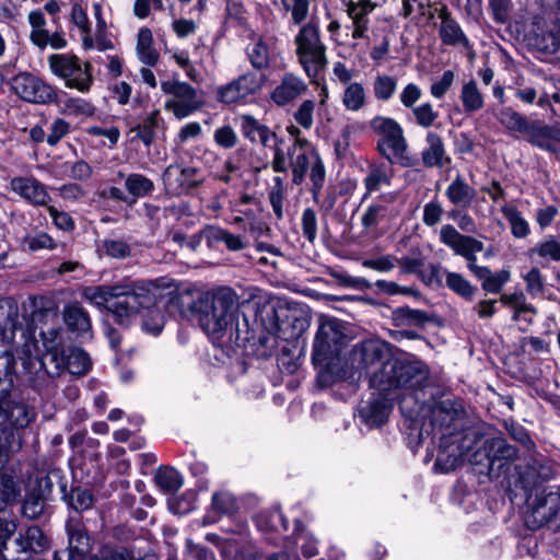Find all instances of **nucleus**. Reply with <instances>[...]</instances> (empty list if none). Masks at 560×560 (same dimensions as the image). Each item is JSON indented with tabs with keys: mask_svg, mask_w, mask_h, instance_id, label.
I'll return each instance as SVG.
<instances>
[{
	"mask_svg": "<svg viewBox=\"0 0 560 560\" xmlns=\"http://www.w3.org/2000/svg\"><path fill=\"white\" fill-rule=\"evenodd\" d=\"M158 287L148 280H125L114 285L86 287L82 296L98 308L106 307L118 324L125 325L141 307L156 300Z\"/></svg>",
	"mask_w": 560,
	"mask_h": 560,
	"instance_id": "f257e3e1",
	"label": "nucleus"
},
{
	"mask_svg": "<svg viewBox=\"0 0 560 560\" xmlns=\"http://www.w3.org/2000/svg\"><path fill=\"white\" fill-rule=\"evenodd\" d=\"M287 131L293 139L287 143L276 136L270 165L275 173L290 172L292 185L301 186L306 179L308 168L324 161L315 145L302 136L298 126L290 125Z\"/></svg>",
	"mask_w": 560,
	"mask_h": 560,
	"instance_id": "f03ea898",
	"label": "nucleus"
},
{
	"mask_svg": "<svg viewBox=\"0 0 560 560\" xmlns=\"http://www.w3.org/2000/svg\"><path fill=\"white\" fill-rule=\"evenodd\" d=\"M238 319V296L230 288H220L208 296L199 308L198 323L201 329L213 339H222L230 335V339L235 335V340L240 338L237 327Z\"/></svg>",
	"mask_w": 560,
	"mask_h": 560,
	"instance_id": "7ed1b4c3",
	"label": "nucleus"
},
{
	"mask_svg": "<svg viewBox=\"0 0 560 560\" xmlns=\"http://www.w3.org/2000/svg\"><path fill=\"white\" fill-rule=\"evenodd\" d=\"M500 125L510 132L520 133L530 145L549 153L560 150V124H547L541 119H530L513 107H502L495 113Z\"/></svg>",
	"mask_w": 560,
	"mask_h": 560,
	"instance_id": "20e7f679",
	"label": "nucleus"
},
{
	"mask_svg": "<svg viewBox=\"0 0 560 560\" xmlns=\"http://www.w3.org/2000/svg\"><path fill=\"white\" fill-rule=\"evenodd\" d=\"M427 366L417 360L389 359L378 369L369 372V384L376 393L389 396L398 388L421 387L428 380Z\"/></svg>",
	"mask_w": 560,
	"mask_h": 560,
	"instance_id": "39448f33",
	"label": "nucleus"
},
{
	"mask_svg": "<svg viewBox=\"0 0 560 560\" xmlns=\"http://www.w3.org/2000/svg\"><path fill=\"white\" fill-rule=\"evenodd\" d=\"M369 128L377 136L376 150L390 165L410 166L407 155L408 142L400 124L392 117L376 115L369 121Z\"/></svg>",
	"mask_w": 560,
	"mask_h": 560,
	"instance_id": "423d86ee",
	"label": "nucleus"
},
{
	"mask_svg": "<svg viewBox=\"0 0 560 560\" xmlns=\"http://www.w3.org/2000/svg\"><path fill=\"white\" fill-rule=\"evenodd\" d=\"M299 65L310 79H315L327 67L326 46L322 42L319 27L313 22L303 24L294 36Z\"/></svg>",
	"mask_w": 560,
	"mask_h": 560,
	"instance_id": "0eeeda50",
	"label": "nucleus"
},
{
	"mask_svg": "<svg viewBox=\"0 0 560 560\" xmlns=\"http://www.w3.org/2000/svg\"><path fill=\"white\" fill-rule=\"evenodd\" d=\"M345 328L341 320L320 316L313 345L312 361L315 365H328L345 346Z\"/></svg>",
	"mask_w": 560,
	"mask_h": 560,
	"instance_id": "6e6552de",
	"label": "nucleus"
},
{
	"mask_svg": "<svg viewBox=\"0 0 560 560\" xmlns=\"http://www.w3.org/2000/svg\"><path fill=\"white\" fill-rule=\"evenodd\" d=\"M48 63L51 72L65 80L68 88L77 89L81 92L90 90L93 77L89 62L82 65L74 55L56 54L48 57Z\"/></svg>",
	"mask_w": 560,
	"mask_h": 560,
	"instance_id": "1a4fd4ad",
	"label": "nucleus"
},
{
	"mask_svg": "<svg viewBox=\"0 0 560 560\" xmlns=\"http://www.w3.org/2000/svg\"><path fill=\"white\" fill-rule=\"evenodd\" d=\"M465 413L464 406L459 400L446 398L435 401L430 409V424L433 428V434L459 435Z\"/></svg>",
	"mask_w": 560,
	"mask_h": 560,
	"instance_id": "9d476101",
	"label": "nucleus"
},
{
	"mask_svg": "<svg viewBox=\"0 0 560 560\" xmlns=\"http://www.w3.org/2000/svg\"><path fill=\"white\" fill-rule=\"evenodd\" d=\"M560 513V492L542 490L528 499L525 524L538 529L553 522Z\"/></svg>",
	"mask_w": 560,
	"mask_h": 560,
	"instance_id": "9b49d317",
	"label": "nucleus"
},
{
	"mask_svg": "<svg viewBox=\"0 0 560 560\" xmlns=\"http://www.w3.org/2000/svg\"><path fill=\"white\" fill-rule=\"evenodd\" d=\"M164 190L171 196H183L205 182L201 171L180 163L170 164L162 174Z\"/></svg>",
	"mask_w": 560,
	"mask_h": 560,
	"instance_id": "f8f14e48",
	"label": "nucleus"
},
{
	"mask_svg": "<svg viewBox=\"0 0 560 560\" xmlns=\"http://www.w3.org/2000/svg\"><path fill=\"white\" fill-rule=\"evenodd\" d=\"M265 83V74L247 71L231 82L219 86L217 100L226 105L244 102L248 96L260 91Z\"/></svg>",
	"mask_w": 560,
	"mask_h": 560,
	"instance_id": "ddd939ff",
	"label": "nucleus"
},
{
	"mask_svg": "<svg viewBox=\"0 0 560 560\" xmlns=\"http://www.w3.org/2000/svg\"><path fill=\"white\" fill-rule=\"evenodd\" d=\"M11 86L20 98L30 103L47 104L57 100V92L51 85L28 72L16 74Z\"/></svg>",
	"mask_w": 560,
	"mask_h": 560,
	"instance_id": "4468645a",
	"label": "nucleus"
},
{
	"mask_svg": "<svg viewBox=\"0 0 560 560\" xmlns=\"http://www.w3.org/2000/svg\"><path fill=\"white\" fill-rule=\"evenodd\" d=\"M11 389L10 378L8 385L0 389V425L10 424L15 429H25L35 420L36 412L24 402L11 400Z\"/></svg>",
	"mask_w": 560,
	"mask_h": 560,
	"instance_id": "2eb2a0df",
	"label": "nucleus"
},
{
	"mask_svg": "<svg viewBox=\"0 0 560 560\" xmlns=\"http://www.w3.org/2000/svg\"><path fill=\"white\" fill-rule=\"evenodd\" d=\"M244 51L246 60L257 73L269 70L279 56L276 39L264 35L253 37Z\"/></svg>",
	"mask_w": 560,
	"mask_h": 560,
	"instance_id": "dca6fc26",
	"label": "nucleus"
},
{
	"mask_svg": "<svg viewBox=\"0 0 560 560\" xmlns=\"http://www.w3.org/2000/svg\"><path fill=\"white\" fill-rule=\"evenodd\" d=\"M440 24L438 27L441 43L445 46L462 48L472 59L475 51L472 44L465 34L458 21L453 18L446 7L439 11Z\"/></svg>",
	"mask_w": 560,
	"mask_h": 560,
	"instance_id": "f3484780",
	"label": "nucleus"
},
{
	"mask_svg": "<svg viewBox=\"0 0 560 560\" xmlns=\"http://www.w3.org/2000/svg\"><path fill=\"white\" fill-rule=\"evenodd\" d=\"M8 188L32 206H47L51 200L46 185L34 176H15L10 179Z\"/></svg>",
	"mask_w": 560,
	"mask_h": 560,
	"instance_id": "a211bd4d",
	"label": "nucleus"
},
{
	"mask_svg": "<svg viewBox=\"0 0 560 560\" xmlns=\"http://www.w3.org/2000/svg\"><path fill=\"white\" fill-rule=\"evenodd\" d=\"M308 90L307 83L293 72H285L270 92V100L280 107L290 105Z\"/></svg>",
	"mask_w": 560,
	"mask_h": 560,
	"instance_id": "6ab92c4d",
	"label": "nucleus"
},
{
	"mask_svg": "<svg viewBox=\"0 0 560 560\" xmlns=\"http://www.w3.org/2000/svg\"><path fill=\"white\" fill-rule=\"evenodd\" d=\"M306 178H308V191L312 195L313 202L318 206L324 213L330 212L336 205L337 195L335 191H327L325 196H322V190L326 183L325 163L322 162L310 167Z\"/></svg>",
	"mask_w": 560,
	"mask_h": 560,
	"instance_id": "aec40b11",
	"label": "nucleus"
},
{
	"mask_svg": "<svg viewBox=\"0 0 560 560\" xmlns=\"http://www.w3.org/2000/svg\"><path fill=\"white\" fill-rule=\"evenodd\" d=\"M459 435L440 436V445L434 464L442 472H448L458 467L463 462L466 448L459 444Z\"/></svg>",
	"mask_w": 560,
	"mask_h": 560,
	"instance_id": "412c9836",
	"label": "nucleus"
},
{
	"mask_svg": "<svg viewBox=\"0 0 560 560\" xmlns=\"http://www.w3.org/2000/svg\"><path fill=\"white\" fill-rule=\"evenodd\" d=\"M389 401L388 396L373 392L370 398L363 400L359 407V413L363 422L370 427L385 422L390 409Z\"/></svg>",
	"mask_w": 560,
	"mask_h": 560,
	"instance_id": "4be33fe9",
	"label": "nucleus"
},
{
	"mask_svg": "<svg viewBox=\"0 0 560 560\" xmlns=\"http://www.w3.org/2000/svg\"><path fill=\"white\" fill-rule=\"evenodd\" d=\"M359 365L365 371L366 377L369 372H373L385 363L388 358V343L380 340H368L358 348Z\"/></svg>",
	"mask_w": 560,
	"mask_h": 560,
	"instance_id": "5701e85b",
	"label": "nucleus"
},
{
	"mask_svg": "<svg viewBox=\"0 0 560 560\" xmlns=\"http://www.w3.org/2000/svg\"><path fill=\"white\" fill-rule=\"evenodd\" d=\"M376 4L371 0H350L347 3V14L353 24L352 38H365L369 31V14L374 11Z\"/></svg>",
	"mask_w": 560,
	"mask_h": 560,
	"instance_id": "b1692460",
	"label": "nucleus"
},
{
	"mask_svg": "<svg viewBox=\"0 0 560 560\" xmlns=\"http://www.w3.org/2000/svg\"><path fill=\"white\" fill-rule=\"evenodd\" d=\"M516 453V448L508 444L506 441L502 439L493 440L489 453L486 454V470L481 469L480 472H486L489 476H498L497 471L515 458Z\"/></svg>",
	"mask_w": 560,
	"mask_h": 560,
	"instance_id": "393cba45",
	"label": "nucleus"
},
{
	"mask_svg": "<svg viewBox=\"0 0 560 560\" xmlns=\"http://www.w3.org/2000/svg\"><path fill=\"white\" fill-rule=\"evenodd\" d=\"M422 163L425 167L442 168L451 163L446 154L443 139L436 132L430 131L425 136V148L421 152Z\"/></svg>",
	"mask_w": 560,
	"mask_h": 560,
	"instance_id": "a878e982",
	"label": "nucleus"
},
{
	"mask_svg": "<svg viewBox=\"0 0 560 560\" xmlns=\"http://www.w3.org/2000/svg\"><path fill=\"white\" fill-rule=\"evenodd\" d=\"M66 527L69 539V560H78L91 549V537L79 520L70 518Z\"/></svg>",
	"mask_w": 560,
	"mask_h": 560,
	"instance_id": "bb28decb",
	"label": "nucleus"
},
{
	"mask_svg": "<svg viewBox=\"0 0 560 560\" xmlns=\"http://www.w3.org/2000/svg\"><path fill=\"white\" fill-rule=\"evenodd\" d=\"M68 329L80 336L91 337L92 323L88 311L78 302L68 303L62 311Z\"/></svg>",
	"mask_w": 560,
	"mask_h": 560,
	"instance_id": "cd10ccee",
	"label": "nucleus"
},
{
	"mask_svg": "<svg viewBox=\"0 0 560 560\" xmlns=\"http://www.w3.org/2000/svg\"><path fill=\"white\" fill-rule=\"evenodd\" d=\"M55 364L58 369H67L73 375L86 374L92 365L89 353L78 347L66 349Z\"/></svg>",
	"mask_w": 560,
	"mask_h": 560,
	"instance_id": "c85d7f7f",
	"label": "nucleus"
},
{
	"mask_svg": "<svg viewBox=\"0 0 560 560\" xmlns=\"http://www.w3.org/2000/svg\"><path fill=\"white\" fill-rule=\"evenodd\" d=\"M3 338L8 341L12 342L13 345H18V341L15 340L16 332H21V338L25 339L24 343V352L28 355L32 354V349L35 348V343L27 342L28 335L23 329L22 324L19 320V307L15 303L7 302V318L3 323Z\"/></svg>",
	"mask_w": 560,
	"mask_h": 560,
	"instance_id": "c756f323",
	"label": "nucleus"
},
{
	"mask_svg": "<svg viewBox=\"0 0 560 560\" xmlns=\"http://www.w3.org/2000/svg\"><path fill=\"white\" fill-rule=\"evenodd\" d=\"M392 178L393 170L389 165L384 163L371 164L363 179L365 187L363 199H366L373 192L380 191L383 187H389L392 185Z\"/></svg>",
	"mask_w": 560,
	"mask_h": 560,
	"instance_id": "7c9ffc66",
	"label": "nucleus"
},
{
	"mask_svg": "<svg viewBox=\"0 0 560 560\" xmlns=\"http://www.w3.org/2000/svg\"><path fill=\"white\" fill-rule=\"evenodd\" d=\"M241 130L243 136L253 143L260 142L264 147H270V142L275 143L276 133L250 115L241 117Z\"/></svg>",
	"mask_w": 560,
	"mask_h": 560,
	"instance_id": "2f4dec72",
	"label": "nucleus"
},
{
	"mask_svg": "<svg viewBox=\"0 0 560 560\" xmlns=\"http://www.w3.org/2000/svg\"><path fill=\"white\" fill-rule=\"evenodd\" d=\"M445 196L453 206L467 208L474 202L476 190L457 175L447 186Z\"/></svg>",
	"mask_w": 560,
	"mask_h": 560,
	"instance_id": "473e14b6",
	"label": "nucleus"
},
{
	"mask_svg": "<svg viewBox=\"0 0 560 560\" xmlns=\"http://www.w3.org/2000/svg\"><path fill=\"white\" fill-rule=\"evenodd\" d=\"M238 504L236 498L228 491H217L212 494L211 509L205 516L206 522L215 523V515H233L237 512Z\"/></svg>",
	"mask_w": 560,
	"mask_h": 560,
	"instance_id": "72a5a7b5",
	"label": "nucleus"
},
{
	"mask_svg": "<svg viewBox=\"0 0 560 560\" xmlns=\"http://www.w3.org/2000/svg\"><path fill=\"white\" fill-rule=\"evenodd\" d=\"M430 319L427 312L408 306H400L392 312V322L395 327H423Z\"/></svg>",
	"mask_w": 560,
	"mask_h": 560,
	"instance_id": "f704fd0d",
	"label": "nucleus"
},
{
	"mask_svg": "<svg viewBox=\"0 0 560 560\" xmlns=\"http://www.w3.org/2000/svg\"><path fill=\"white\" fill-rule=\"evenodd\" d=\"M15 544L21 552L39 553L48 548V539L38 526H30L25 534H20Z\"/></svg>",
	"mask_w": 560,
	"mask_h": 560,
	"instance_id": "c9c22d12",
	"label": "nucleus"
},
{
	"mask_svg": "<svg viewBox=\"0 0 560 560\" xmlns=\"http://www.w3.org/2000/svg\"><path fill=\"white\" fill-rule=\"evenodd\" d=\"M136 52L142 63L149 67L158 63L160 54L153 46V35L150 28L142 27L139 30Z\"/></svg>",
	"mask_w": 560,
	"mask_h": 560,
	"instance_id": "e433bc0d",
	"label": "nucleus"
},
{
	"mask_svg": "<svg viewBox=\"0 0 560 560\" xmlns=\"http://www.w3.org/2000/svg\"><path fill=\"white\" fill-rule=\"evenodd\" d=\"M39 335L46 353L50 355L52 362H56L66 350L62 328L60 326H49L43 329Z\"/></svg>",
	"mask_w": 560,
	"mask_h": 560,
	"instance_id": "4c0bfd02",
	"label": "nucleus"
},
{
	"mask_svg": "<svg viewBox=\"0 0 560 560\" xmlns=\"http://www.w3.org/2000/svg\"><path fill=\"white\" fill-rule=\"evenodd\" d=\"M209 242L223 243L226 249L240 252L247 247V241L242 235H236L218 226H210L205 231Z\"/></svg>",
	"mask_w": 560,
	"mask_h": 560,
	"instance_id": "58836bf2",
	"label": "nucleus"
},
{
	"mask_svg": "<svg viewBox=\"0 0 560 560\" xmlns=\"http://www.w3.org/2000/svg\"><path fill=\"white\" fill-rule=\"evenodd\" d=\"M460 101L465 113H475L483 107V95L474 79L462 85Z\"/></svg>",
	"mask_w": 560,
	"mask_h": 560,
	"instance_id": "ea45409f",
	"label": "nucleus"
},
{
	"mask_svg": "<svg viewBox=\"0 0 560 560\" xmlns=\"http://www.w3.org/2000/svg\"><path fill=\"white\" fill-rule=\"evenodd\" d=\"M161 89L165 94L173 95L178 102L184 103H201L198 98L197 91L190 84L179 81H163Z\"/></svg>",
	"mask_w": 560,
	"mask_h": 560,
	"instance_id": "a19ab883",
	"label": "nucleus"
},
{
	"mask_svg": "<svg viewBox=\"0 0 560 560\" xmlns=\"http://www.w3.org/2000/svg\"><path fill=\"white\" fill-rule=\"evenodd\" d=\"M475 240V237L460 234L452 224H445L440 230V242L452 248L456 255Z\"/></svg>",
	"mask_w": 560,
	"mask_h": 560,
	"instance_id": "79ce46f5",
	"label": "nucleus"
},
{
	"mask_svg": "<svg viewBox=\"0 0 560 560\" xmlns=\"http://www.w3.org/2000/svg\"><path fill=\"white\" fill-rule=\"evenodd\" d=\"M501 212L511 226V233L515 238H525L530 233L529 223L517 208L504 205Z\"/></svg>",
	"mask_w": 560,
	"mask_h": 560,
	"instance_id": "37998d69",
	"label": "nucleus"
},
{
	"mask_svg": "<svg viewBox=\"0 0 560 560\" xmlns=\"http://www.w3.org/2000/svg\"><path fill=\"white\" fill-rule=\"evenodd\" d=\"M23 250L35 253L38 250H52L57 247V242L46 232L36 231L28 233L21 240Z\"/></svg>",
	"mask_w": 560,
	"mask_h": 560,
	"instance_id": "c03bdc74",
	"label": "nucleus"
},
{
	"mask_svg": "<svg viewBox=\"0 0 560 560\" xmlns=\"http://www.w3.org/2000/svg\"><path fill=\"white\" fill-rule=\"evenodd\" d=\"M445 273V285L460 298L471 301L477 291L463 275L458 272L444 270Z\"/></svg>",
	"mask_w": 560,
	"mask_h": 560,
	"instance_id": "a18cd8bd",
	"label": "nucleus"
},
{
	"mask_svg": "<svg viewBox=\"0 0 560 560\" xmlns=\"http://www.w3.org/2000/svg\"><path fill=\"white\" fill-rule=\"evenodd\" d=\"M125 187L136 200L150 195L154 190V183L143 174L132 173L126 177Z\"/></svg>",
	"mask_w": 560,
	"mask_h": 560,
	"instance_id": "49530a36",
	"label": "nucleus"
},
{
	"mask_svg": "<svg viewBox=\"0 0 560 560\" xmlns=\"http://www.w3.org/2000/svg\"><path fill=\"white\" fill-rule=\"evenodd\" d=\"M366 92L359 82H352L347 85L342 95V104L350 112H359L365 106Z\"/></svg>",
	"mask_w": 560,
	"mask_h": 560,
	"instance_id": "de8ad7c7",
	"label": "nucleus"
},
{
	"mask_svg": "<svg viewBox=\"0 0 560 560\" xmlns=\"http://www.w3.org/2000/svg\"><path fill=\"white\" fill-rule=\"evenodd\" d=\"M60 113L67 116H93L95 108L88 101L81 97H67L59 103Z\"/></svg>",
	"mask_w": 560,
	"mask_h": 560,
	"instance_id": "09e8293b",
	"label": "nucleus"
},
{
	"mask_svg": "<svg viewBox=\"0 0 560 560\" xmlns=\"http://www.w3.org/2000/svg\"><path fill=\"white\" fill-rule=\"evenodd\" d=\"M159 114V110L151 112L142 122L131 129L145 147H150L155 139Z\"/></svg>",
	"mask_w": 560,
	"mask_h": 560,
	"instance_id": "8fccbe9b",
	"label": "nucleus"
},
{
	"mask_svg": "<svg viewBox=\"0 0 560 560\" xmlns=\"http://www.w3.org/2000/svg\"><path fill=\"white\" fill-rule=\"evenodd\" d=\"M481 280V288L489 293H500L503 285L511 279V272L508 269H502L497 273H492L491 270L486 267V273L482 277H478Z\"/></svg>",
	"mask_w": 560,
	"mask_h": 560,
	"instance_id": "3c124183",
	"label": "nucleus"
},
{
	"mask_svg": "<svg viewBox=\"0 0 560 560\" xmlns=\"http://www.w3.org/2000/svg\"><path fill=\"white\" fill-rule=\"evenodd\" d=\"M155 481L165 492H175L183 485L179 472L171 467L160 468L155 475Z\"/></svg>",
	"mask_w": 560,
	"mask_h": 560,
	"instance_id": "603ef678",
	"label": "nucleus"
},
{
	"mask_svg": "<svg viewBox=\"0 0 560 560\" xmlns=\"http://www.w3.org/2000/svg\"><path fill=\"white\" fill-rule=\"evenodd\" d=\"M397 90V80L394 77L377 75L373 83L374 96L378 101L386 102L393 97Z\"/></svg>",
	"mask_w": 560,
	"mask_h": 560,
	"instance_id": "864d4df0",
	"label": "nucleus"
},
{
	"mask_svg": "<svg viewBox=\"0 0 560 560\" xmlns=\"http://www.w3.org/2000/svg\"><path fill=\"white\" fill-rule=\"evenodd\" d=\"M482 249V242L476 238L467 247H465V249L457 254L467 260V267L476 278L482 277V275L486 273V266L477 265L476 254L480 253Z\"/></svg>",
	"mask_w": 560,
	"mask_h": 560,
	"instance_id": "5fc2aeb1",
	"label": "nucleus"
},
{
	"mask_svg": "<svg viewBox=\"0 0 560 560\" xmlns=\"http://www.w3.org/2000/svg\"><path fill=\"white\" fill-rule=\"evenodd\" d=\"M155 301H158V299ZM155 304L156 302L148 307H141L139 311H145V315L143 317V328L153 335L160 334L165 323L163 313L161 310L155 307Z\"/></svg>",
	"mask_w": 560,
	"mask_h": 560,
	"instance_id": "6e6d98bb",
	"label": "nucleus"
},
{
	"mask_svg": "<svg viewBox=\"0 0 560 560\" xmlns=\"http://www.w3.org/2000/svg\"><path fill=\"white\" fill-rule=\"evenodd\" d=\"M415 121L422 128H431L439 118V112L429 102L422 103L411 109Z\"/></svg>",
	"mask_w": 560,
	"mask_h": 560,
	"instance_id": "4d7b16f0",
	"label": "nucleus"
},
{
	"mask_svg": "<svg viewBox=\"0 0 560 560\" xmlns=\"http://www.w3.org/2000/svg\"><path fill=\"white\" fill-rule=\"evenodd\" d=\"M532 253L537 254L541 258L560 261V242L556 236L548 235L532 248Z\"/></svg>",
	"mask_w": 560,
	"mask_h": 560,
	"instance_id": "13d9d810",
	"label": "nucleus"
},
{
	"mask_svg": "<svg viewBox=\"0 0 560 560\" xmlns=\"http://www.w3.org/2000/svg\"><path fill=\"white\" fill-rule=\"evenodd\" d=\"M315 102L304 100L293 113V119L303 129H311L314 125Z\"/></svg>",
	"mask_w": 560,
	"mask_h": 560,
	"instance_id": "bf43d9fd",
	"label": "nucleus"
},
{
	"mask_svg": "<svg viewBox=\"0 0 560 560\" xmlns=\"http://www.w3.org/2000/svg\"><path fill=\"white\" fill-rule=\"evenodd\" d=\"M225 13L226 19L233 21L237 26L247 27L248 11L243 0H226Z\"/></svg>",
	"mask_w": 560,
	"mask_h": 560,
	"instance_id": "052dcab7",
	"label": "nucleus"
},
{
	"mask_svg": "<svg viewBox=\"0 0 560 560\" xmlns=\"http://www.w3.org/2000/svg\"><path fill=\"white\" fill-rule=\"evenodd\" d=\"M444 214L442 203L438 198H433L423 206L422 222L425 226L433 228L441 223Z\"/></svg>",
	"mask_w": 560,
	"mask_h": 560,
	"instance_id": "680f3d73",
	"label": "nucleus"
},
{
	"mask_svg": "<svg viewBox=\"0 0 560 560\" xmlns=\"http://www.w3.org/2000/svg\"><path fill=\"white\" fill-rule=\"evenodd\" d=\"M285 11H290L291 21L295 25H302L308 15L310 1L308 0H292L289 4L287 0H281Z\"/></svg>",
	"mask_w": 560,
	"mask_h": 560,
	"instance_id": "e2e57ef3",
	"label": "nucleus"
},
{
	"mask_svg": "<svg viewBox=\"0 0 560 560\" xmlns=\"http://www.w3.org/2000/svg\"><path fill=\"white\" fill-rule=\"evenodd\" d=\"M93 502V495L88 489L74 488L69 495V505L77 512L89 510Z\"/></svg>",
	"mask_w": 560,
	"mask_h": 560,
	"instance_id": "0e129e2a",
	"label": "nucleus"
},
{
	"mask_svg": "<svg viewBox=\"0 0 560 560\" xmlns=\"http://www.w3.org/2000/svg\"><path fill=\"white\" fill-rule=\"evenodd\" d=\"M301 229L303 236L314 243L317 237V215L312 208H305L302 212Z\"/></svg>",
	"mask_w": 560,
	"mask_h": 560,
	"instance_id": "69168bd1",
	"label": "nucleus"
},
{
	"mask_svg": "<svg viewBox=\"0 0 560 560\" xmlns=\"http://www.w3.org/2000/svg\"><path fill=\"white\" fill-rule=\"evenodd\" d=\"M535 46L544 52L555 54L560 48V36L558 32L549 31L535 37Z\"/></svg>",
	"mask_w": 560,
	"mask_h": 560,
	"instance_id": "338daca9",
	"label": "nucleus"
},
{
	"mask_svg": "<svg viewBox=\"0 0 560 560\" xmlns=\"http://www.w3.org/2000/svg\"><path fill=\"white\" fill-rule=\"evenodd\" d=\"M214 142L223 149H232L238 142V137L230 125H224L214 130Z\"/></svg>",
	"mask_w": 560,
	"mask_h": 560,
	"instance_id": "774afa93",
	"label": "nucleus"
}]
</instances>
